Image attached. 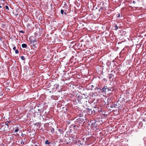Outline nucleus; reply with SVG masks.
I'll return each instance as SVG.
<instances>
[{
  "label": "nucleus",
  "mask_w": 146,
  "mask_h": 146,
  "mask_svg": "<svg viewBox=\"0 0 146 146\" xmlns=\"http://www.w3.org/2000/svg\"><path fill=\"white\" fill-rule=\"evenodd\" d=\"M5 8H6V9H7V10H9V7H8L7 6H7H5Z\"/></svg>",
  "instance_id": "obj_16"
},
{
  "label": "nucleus",
  "mask_w": 146,
  "mask_h": 146,
  "mask_svg": "<svg viewBox=\"0 0 146 146\" xmlns=\"http://www.w3.org/2000/svg\"><path fill=\"white\" fill-rule=\"evenodd\" d=\"M22 47L23 48H26L27 47V45L25 44H22Z\"/></svg>",
  "instance_id": "obj_6"
},
{
  "label": "nucleus",
  "mask_w": 146,
  "mask_h": 146,
  "mask_svg": "<svg viewBox=\"0 0 146 146\" xmlns=\"http://www.w3.org/2000/svg\"><path fill=\"white\" fill-rule=\"evenodd\" d=\"M1 7H2V6H0V8H1Z\"/></svg>",
  "instance_id": "obj_23"
},
{
  "label": "nucleus",
  "mask_w": 146,
  "mask_h": 146,
  "mask_svg": "<svg viewBox=\"0 0 146 146\" xmlns=\"http://www.w3.org/2000/svg\"><path fill=\"white\" fill-rule=\"evenodd\" d=\"M45 143L46 144L49 145L50 143V142H49L48 140H46L45 142Z\"/></svg>",
  "instance_id": "obj_7"
},
{
  "label": "nucleus",
  "mask_w": 146,
  "mask_h": 146,
  "mask_svg": "<svg viewBox=\"0 0 146 146\" xmlns=\"http://www.w3.org/2000/svg\"><path fill=\"white\" fill-rule=\"evenodd\" d=\"M133 3H134V1H133Z\"/></svg>",
  "instance_id": "obj_28"
},
{
  "label": "nucleus",
  "mask_w": 146,
  "mask_h": 146,
  "mask_svg": "<svg viewBox=\"0 0 146 146\" xmlns=\"http://www.w3.org/2000/svg\"><path fill=\"white\" fill-rule=\"evenodd\" d=\"M19 130V129L18 127H16V129L15 130L14 132L16 133L18 132Z\"/></svg>",
  "instance_id": "obj_9"
},
{
  "label": "nucleus",
  "mask_w": 146,
  "mask_h": 146,
  "mask_svg": "<svg viewBox=\"0 0 146 146\" xmlns=\"http://www.w3.org/2000/svg\"><path fill=\"white\" fill-rule=\"evenodd\" d=\"M16 47L15 46H14L13 48V49L14 50H16Z\"/></svg>",
  "instance_id": "obj_18"
},
{
  "label": "nucleus",
  "mask_w": 146,
  "mask_h": 146,
  "mask_svg": "<svg viewBox=\"0 0 146 146\" xmlns=\"http://www.w3.org/2000/svg\"><path fill=\"white\" fill-rule=\"evenodd\" d=\"M69 138L70 140L72 139V140H73V139H74V137H70Z\"/></svg>",
  "instance_id": "obj_15"
},
{
  "label": "nucleus",
  "mask_w": 146,
  "mask_h": 146,
  "mask_svg": "<svg viewBox=\"0 0 146 146\" xmlns=\"http://www.w3.org/2000/svg\"><path fill=\"white\" fill-rule=\"evenodd\" d=\"M64 13V14H65V15H66V13Z\"/></svg>",
  "instance_id": "obj_24"
},
{
  "label": "nucleus",
  "mask_w": 146,
  "mask_h": 146,
  "mask_svg": "<svg viewBox=\"0 0 146 146\" xmlns=\"http://www.w3.org/2000/svg\"><path fill=\"white\" fill-rule=\"evenodd\" d=\"M117 105L115 104H112L110 107L111 108H117Z\"/></svg>",
  "instance_id": "obj_3"
},
{
  "label": "nucleus",
  "mask_w": 146,
  "mask_h": 146,
  "mask_svg": "<svg viewBox=\"0 0 146 146\" xmlns=\"http://www.w3.org/2000/svg\"><path fill=\"white\" fill-rule=\"evenodd\" d=\"M15 50V52L16 54H18L19 53V51L18 50L16 49Z\"/></svg>",
  "instance_id": "obj_12"
},
{
  "label": "nucleus",
  "mask_w": 146,
  "mask_h": 146,
  "mask_svg": "<svg viewBox=\"0 0 146 146\" xmlns=\"http://www.w3.org/2000/svg\"><path fill=\"white\" fill-rule=\"evenodd\" d=\"M88 111H87V113L88 114L91 115L93 113H94L95 111L94 110H92L90 108L87 109Z\"/></svg>",
  "instance_id": "obj_2"
},
{
  "label": "nucleus",
  "mask_w": 146,
  "mask_h": 146,
  "mask_svg": "<svg viewBox=\"0 0 146 146\" xmlns=\"http://www.w3.org/2000/svg\"><path fill=\"white\" fill-rule=\"evenodd\" d=\"M19 32L20 33H24V32L23 31H19Z\"/></svg>",
  "instance_id": "obj_17"
},
{
  "label": "nucleus",
  "mask_w": 146,
  "mask_h": 146,
  "mask_svg": "<svg viewBox=\"0 0 146 146\" xmlns=\"http://www.w3.org/2000/svg\"><path fill=\"white\" fill-rule=\"evenodd\" d=\"M139 125H141V126H142V123L141 122H140L139 123Z\"/></svg>",
  "instance_id": "obj_19"
},
{
  "label": "nucleus",
  "mask_w": 146,
  "mask_h": 146,
  "mask_svg": "<svg viewBox=\"0 0 146 146\" xmlns=\"http://www.w3.org/2000/svg\"><path fill=\"white\" fill-rule=\"evenodd\" d=\"M20 58L22 60H25V58L24 56H21Z\"/></svg>",
  "instance_id": "obj_8"
},
{
  "label": "nucleus",
  "mask_w": 146,
  "mask_h": 146,
  "mask_svg": "<svg viewBox=\"0 0 146 146\" xmlns=\"http://www.w3.org/2000/svg\"><path fill=\"white\" fill-rule=\"evenodd\" d=\"M101 104H102V105H105L106 104V103L105 102L104 99H101Z\"/></svg>",
  "instance_id": "obj_4"
},
{
  "label": "nucleus",
  "mask_w": 146,
  "mask_h": 146,
  "mask_svg": "<svg viewBox=\"0 0 146 146\" xmlns=\"http://www.w3.org/2000/svg\"><path fill=\"white\" fill-rule=\"evenodd\" d=\"M113 89L111 88V89H109V88H107V86H104V87L102 89H101V92H106V91H109V90L112 91L113 90Z\"/></svg>",
  "instance_id": "obj_1"
},
{
  "label": "nucleus",
  "mask_w": 146,
  "mask_h": 146,
  "mask_svg": "<svg viewBox=\"0 0 146 146\" xmlns=\"http://www.w3.org/2000/svg\"><path fill=\"white\" fill-rule=\"evenodd\" d=\"M36 40H34L33 41V42H36Z\"/></svg>",
  "instance_id": "obj_22"
},
{
  "label": "nucleus",
  "mask_w": 146,
  "mask_h": 146,
  "mask_svg": "<svg viewBox=\"0 0 146 146\" xmlns=\"http://www.w3.org/2000/svg\"><path fill=\"white\" fill-rule=\"evenodd\" d=\"M113 77V75H112V74H111L109 76V78H112Z\"/></svg>",
  "instance_id": "obj_13"
},
{
  "label": "nucleus",
  "mask_w": 146,
  "mask_h": 146,
  "mask_svg": "<svg viewBox=\"0 0 146 146\" xmlns=\"http://www.w3.org/2000/svg\"><path fill=\"white\" fill-rule=\"evenodd\" d=\"M120 17V14H118V15L117 16V17Z\"/></svg>",
  "instance_id": "obj_20"
},
{
  "label": "nucleus",
  "mask_w": 146,
  "mask_h": 146,
  "mask_svg": "<svg viewBox=\"0 0 146 146\" xmlns=\"http://www.w3.org/2000/svg\"><path fill=\"white\" fill-rule=\"evenodd\" d=\"M11 122V121H6L5 123V125H6L7 126V128H8L9 126H8V124L10 123Z\"/></svg>",
  "instance_id": "obj_5"
},
{
  "label": "nucleus",
  "mask_w": 146,
  "mask_h": 146,
  "mask_svg": "<svg viewBox=\"0 0 146 146\" xmlns=\"http://www.w3.org/2000/svg\"><path fill=\"white\" fill-rule=\"evenodd\" d=\"M60 130H61L60 129H59V131Z\"/></svg>",
  "instance_id": "obj_26"
},
{
  "label": "nucleus",
  "mask_w": 146,
  "mask_h": 146,
  "mask_svg": "<svg viewBox=\"0 0 146 146\" xmlns=\"http://www.w3.org/2000/svg\"><path fill=\"white\" fill-rule=\"evenodd\" d=\"M61 13L62 15L63 14V13L64 12V11L63 9H61Z\"/></svg>",
  "instance_id": "obj_14"
},
{
  "label": "nucleus",
  "mask_w": 146,
  "mask_h": 146,
  "mask_svg": "<svg viewBox=\"0 0 146 146\" xmlns=\"http://www.w3.org/2000/svg\"><path fill=\"white\" fill-rule=\"evenodd\" d=\"M38 111H40V110H39H39H38Z\"/></svg>",
  "instance_id": "obj_27"
},
{
  "label": "nucleus",
  "mask_w": 146,
  "mask_h": 146,
  "mask_svg": "<svg viewBox=\"0 0 146 146\" xmlns=\"http://www.w3.org/2000/svg\"><path fill=\"white\" fill-rule=\"evenodd\" d=\"M38 123H36L35 124H38Z\"/></svg>",
  "instance_id": "obj_25"
},
{
  "label": "nucleus",
  "mask_w": 146,
  "mask_h": 146,
  "mask_svg": "<svg viewBox=\"0 0 146 146\" xmlns=\"http://www.w3.org/2000/svg\"><path fill=\"white\" fill-rule=\"evenodd\" d=\"M54 131V128H52L51 129L50 131V132L51 133H53Z\"/></svg>",
  "instance_id": "obj_10"
},
{
  "label": "nucleus",
  "mask_w": 146,
  "mask_h": 146,
  "mask_svg": "<svg viewBox=\"0 0 146 146\" xmlns=\"http://www.w3.org/2000/svg\"><path fill=\"white\" fill-rule=\"evenodd\" d=\"M103 80H104V81H106V79L104 78L103 79Z\"/></svg>",
  "instance_id": "obj_21"
},
{
  "label": "nucleus",
  "mask_w": 146,
  "mask_h": 146,
  "mask_svg": "<svg viewBox=\"0 0 146 146\" xmlns=\"http://www.w3.org/2000/svg\"><path fill=\"white\" fill-rule=\"evenodd\" d=\"M115 29L116 30H117L118 29V27L117 26V25H115L114 27Z\"/></svg>",
  "instance_id": "obj_11"
}]
</instances>
